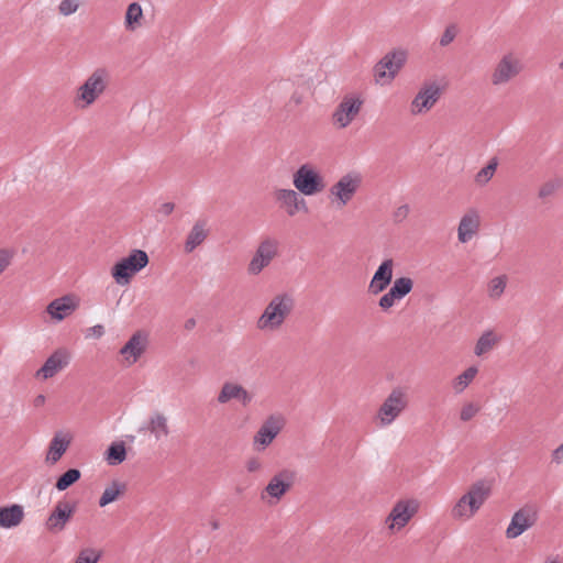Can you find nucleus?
Returning a JSON list of instances; mask_svg holds the SVG:
<instances>
[{
    "mask_svg": "<svg viewBox=\"0 0 563 563\" xmlns=\"http://www.w3.org/2000/svg\"><path fill=\"white\" fill-rule=\"evenodd\" d=\"M278 253L279 241L277 239L272 236L262 239L249 263V274L252 276L260 275L278 256Z\"/></svg>",
    "mask_w": 563,
    "mask_h": 563,
    "instance_id": "0eeeda50",
    "label": "nucleus"
},
{
    "mask_svg": "<svg viewBox=\"0 0 563 563\" xmlns=\"http://www.w3.org/2000/svg\"><path fill=\"white\" fill-rule=\"evenodd\" d=\"M498 341L499 338L493 331H485L476 342L474 349L475 355L482 356L488 353Z\"/></svg>",
    "mask_w": 563,
    "mask_h": 563,
    "instance_id": "7c9ffc66",
    "label": "nucleus"
},
{
    "mask_svg": "<svg viewBox=\"0 0 563 563\" xmlns=\"http://www.w3.org/2000/svg\"><path fill=\"white\" fill-rule=\"evenodd\" d=\"M70 353L66 349H58L45 361L43 366L35 373V377L46 380L67 367L70 363Z\"/></svg>",
    "mask_w": 563,
    "mask_h": 563,
    "instance_id": "f3484780",
    "label": "nucleus"
},
{
    "mask_svg": "<svg viewBox=\"0 0 563 563\" xmlns=\"http://www.w3.org/2000/svg\"><path fill=\"white\" fill-rule=\"evenodd\" d=\"M111 71L107 67H97L78 87L75 103L78 108L86 109L93 104L109 88Z\"/></svg>",
    "mask_w": 563,
    "mask_h": 563,
    "instance_id": "7ed1b4c3",
    "label": "nucleus"
},
{
    "mask_svg": "<svg viewBox=\"0 0 563 563\" xmlns=\"http://www.w3.org/2000/svg\"><path fill=\"white\" fill-rule=\"evenodd\" d=\"M285 424L280 416H269L260 427L253 438V446L256 451L265 450L280 433Z\"/></svg>",
    "mask_w": 563,
    "mask_h": 563,
    "instance_id": "9b49d317",
    "label": "nucleus"
},
{
    "mask_svg": "<svg viewBox=\"0 0 563 563\" xmlns=\"http://www.w3.org/2000/svg\"><path fill=\"white\" fill-rule=\"evenodd\" d=\"M125 490V485L118 482V481H113L111 483L110 486H108L100 499H99V506L100 507H104L107 505H109L110 503L114 501Z\"/></svg>",
    "mask_w": 563,
    "mask_h": 563,
    "instance_id": "473e14b6",
    "label": "nucleus"
},
{
    "mask_svg": "<svg viewBox=\"0 0 563 563\" xmlns=\"http://www.w3.org/2000/svg\"><path fill=\"white\" fill-rule=\"evenodd\" d=\"M477 412L478 408L474 404L470 402L461 409L460 418L462 421L466 422L473 419Z\"/></svg>",
    "mask_w": 563,
    "mask_h": 563,
    "instance_id": "37998d69",
    "label": "nucleus"
},
{
    "mask_svg": "<svg viewBox=\"0 0 563 563\" xmlns=\"http://www.w3.org/2000/svg\"><path fill=\"white\" fill-rule=\"evenodd\" d=\"M24 518V510L21 505L0 507V527L11 529L18 527Z\"/></svg>",
    "mask_w": 563,
    "mask_h": 563,
    "instance_id": "a878e982",
    "label": "nucleus"
},
{
    "mask_svg": "<svg viewBox=\"0 0 563 563\" xmlns=\"http://www.w3.org/2000/svg\"><path fill=\"white\" fill-rule=\"evenodd\" d=\"M492 494L490 485L485 481L473 484L454 504L451 516L456 520H470L481 509Z\"/></svg>",
    "mask_w": 563,
    "mask_h": 563,
    "instance_id": "f03ea898",
    "label": "nucleus"
},
{
    "mask_svg": "<svg viewBox=\"0 0 563 563\" xmlns=\"http://www.w3.org/2000/svg\"><path fill=\"white\" fill-rule=\"evenodd\" d=\"M232 399H236L243 406H247L253 397L242 385L227 382L222 385L217 400L219 404H227Z\"/></svg>",
    "mask_w": 563,
    "mask_h": 563,
    "instance_id": "4be33fe9",
    "label": "nucleus"
},
{
    "mask_svg": "<svg viewBox=\"0 0 563 563\" xmlns=\"http://www.w3.org/2000/svg\"><path fill=\"white\" fill-rule=\"evenodd\" d=\"M81 0H62L58 5L59 13L68 16L77 11Z\"/></svg>",
    "mask_w": 563,
    "mask_h": 563,
    "instance_id": "a19ab883",
    "label": "nucleus"
},
{
    "mask_svg": "<svg viewBox=\"0 0 563 563\" xmlns=\"http://www.w3.org/2000/svg\"><path fill=\"white\" fill-rule=\"evenodd\" d=\"M456 35H457V27L455 24H451V25L446 26L442 36L440 37V45L443 47L448 46L449 44H451L454 41Z\"/></svg>",
    "mask_w": 563,
    "mask_h": 563,
    "instance_id": "79ce46f5",
    "label": "nucleus"
},
{
    "mask_svg": "<svg viewBox=\"0 0 563 563\" xmlns=\"http://www.w3.org/2000/svg\"><path fill=\"white\" fill-rule=\"evenodd\" d=\"M195 327H196V320L194 318L186 320V322H185L186 330H192Z\"/></svg>",
    "mask_w": 563,
    "mask_h": 563,
    "instance_id": "603ef678",
    "label": "nucleus"
},
{
    "mask_svg": "<svg viewBox=\"0 0 563 563\" xmlns=\"http://www.w3.org/2000/svg\"><path fill=\"white\" fill-rule=\"evenodd\" d=\"M144 429L151 431L156 440H159L161 438L167 437L169 434L167 418L159 412L154 413L150 418L148 426L146 428H142L141 430Z\"/></svg>",
    "mask_w": 563,
    "mask_h": 563,
    "instance_id": "bb28decb",
    "label": "nucleus"
},
{
    "mask_svg": "<svg viewBox=\"0 0 563 563\" xmlns=\"http://www.w3.org/2000/svg\"><path fill=\"white\" fill-rule=\"evenodd\" d=\"M12 256L9 251L0 249V275L9 267L11 264Z\"/></svg>",
    "mask_w": 563,
    "mask_h": 563,
    "instance_id": "c03bdc74",
    "label": "nucleus"
},
{
    "mask_svg": "<svg viewBox=\"0 0 563 563\" xmlns=\"http://www.w3.org/2000/svg\"><path fill=\"white\" fill-rule=\"evenodd\" d=\"M145 351V339L139 333H134L129 341L121 347L120 354L129 364H134Z\"/></svg>",
    "mask_w": 563,
    "mask_h": 563,
    "instance_id": "393cba45",
    "label": "nucleus"
},
{
    "mask_svg": "<svg viewBox=\"0 0 563 563\" xmlns=\"http://www.w3.org/2000/svg\"><path fill=\"white\" fill-rule=\"evenodd\" d=\"M407 60V52L405 49H394L387 53L374 67L376 80L388 76L389 79L395 78Z\"/></svg>",
    "mask_w": 563,
    "mask_h": 563,
    "instance_id": "ddd939ff",
    "label": "nucleus"
},
{
    "mask_svg": "<svg viewBox=\"0 0 563 563\" xmlns=\"http://www.w3.org/2000/svg\"><path fill=\"white\" fill-rule=\"evenodd\" d=\"M363 177L358 172H350L339 178L329 189V198L339 208L345 207L362 186Z\"/></svg>",
    "mask_w": 563,
    "mask_h": 563,
    "instance_id": "39448f33",
    "label": "nucleus"
},
{
    "mask_svg": "<svg viewBox=\"0 0 563 563\" xmlns=\"http://www.w3.org/2000/svg\"><path fill=\"white\" fill-rule=\"evenodd\" d=\"M126 459V449L123 441L112 442L106 451V461L109 465H119Z\"/></svg>",
    "mask_w": 563,
    "mask_h": 563,
    "instance_id": "cd10ccee",
    "label": "nucleus"
},
{
    "mask_svg": "<svg viewBox=\"0 0 563 563\" xmlns=\"http://www.w3.org/2000/svg\"><path fill=\"white\" fill-rule=\"evenodd\" d=\"M292 184L305 196H314L325 188L322 175L310 164L301 165L294 173Z\"/></svg>",
    "mask_w": 563,
    "mask_h": 563,
    "instance_id": "423d86ee",
    "label": "nucleus"
},
{
    "mask_svg": "<svg viewBox=\"0 0 563 563\" xmlns=\"http://www.w3.org/2000/svg\"><path fill=\"white\" fill-rule=\"evenodd\" d=\"M69 441L56 434L51 443L46 460L51 463H56L68 448Z\"/></svg>",
    "mask_w": 563,
    "mask_h": 563,
    "instance_id": "c85d7f7f",
    "label": "nucleus"
},
{
    "mask_svg": "<svg viewBox=\"0 0 563 563\" xmlns=\"http://www.w3.org/2000/svg\"><path fill=\"white\" fill-rule=\"evenodd\" d=\"M409 214V206L402 205L398 207L394 212V220L397 222L404 221Z\"/></svg>",
    "mask_w": 563,
    "mask_h": 563,
    "instance_id": "49530a36",
    "label": "nucleus"
},
{
    "mask_svg": "<svg viewBox=\"0 0 563 563\" xmlns=\"http://www.w3.org/2000/svg\"><path fill=\"white\" fill-rule=\"evenodd\" d=\"M148 264V255L143 250H133L111 268V275L118 285H128L136 273Z\"/></svg>",
    "mask_w": 563,
    "mask_h": 563,
    "instance_id": "20e7f679",
    "label": "nucleus"
},
{
    "mask_svg": "<svg viewBox=\"0 0 563 563\" xmlns=\"http://www.w3.org/2000/svg\"><path fill=\"white\" fill-rule=\"evenodd\" d=\"M538 520V512L534 508L526 506L516 511L506 529V537L508 539H516L525 531L536 525Z\"/></svg>",
    "mask_w": 563,
    "mask_h": 563,
    "instance_id": "dca6fc26",
    "label": "nucleus"
},
{
    "mask_svg": "<svg viewBox=\"0 0 563 563\" xmlns=\"http://www.w3.org/2000/svg\"><path fill=\"white\" fill-rule=\"evenodd\" d=\"M295 307V299L290 294L282 292L274 296L256 321L261 331H276L285 323Z\"/></svg>",
    "mask_w": 563,
    "mask_h": 563,
    "instance_id": "f257e3e1",
    "label": "nucleus"
},
{
    "mask_svg": "<svg viewBox=\"0 0 563 563\" xmlns=\"http://www.w3.org/2000/svg\"><path fill=\"white\" fill-rule=\"evenodd\" d=\"M441 92L437 82L422 86L410 103V112L417 115L430 111L439 101Z\"/></svg>",
    "mask_w": 563,
    "mask_h": 563,
    "instance_id": "4468645a",
    "label": "nucleus"
},
{
    "mask_svg": "<svg viewBox=\"0 0 563 563\" xmlns=\"http://www.w3.org/2000/svg\"><path fill=\"white\" fill-rule=\"evenodd\" d=\"M80 477L81 473L78 468H69L57 478L55 487L58 492H64L78 482Z\"/></svg>",
    "mask_w": 563,
    "mask_h": 563,
    "instance_id": "f704fd0d",
    "label": "nucleus"
},
{
    "mask_svg": "<svg viewBox=\"0 0 563 563\" xmlns=\"http://www.w3.org/2000/svg\"><path fill=\"white\" fill-rule=\"evenodd\" d=\"M507 275H499L492 278L487 285V295L492 300H498L505 292L507 287Z\"/></svg>",
    "mask_w": 563,
    "mask_h": 563,
    "instance_id": "2f4dec72",
    "label": "nucleus"
},
{
    "mask_svg": "<svg viewBox=\"0 0 563 563\" xmlns=\"http://www.w3.org/2000/svg\"><path fill=\"white\" fill-rule=\"evenodd\" d=\"M562 186L563 180L561 178L550 179L540 187L538 196L541 199H545L554 195Z\"/></svg>",
    "mask_w": 563,
    "mask_h": 563,
    "instance_id": "e433bc0d",
    "label": "nucleus"
},
{
    "mask_svg": "<svg viewBox=\"0 0 563 563\" xmlns=\"http://www.w3.org/2000/svg\"><path fill=\"white\" fill-rule=\"evenodd\" d=\"M245 467L249 473H255L263 468V463L258 457H250L245 463Z\"/></svg>",
    "mask_w": 563,
    "mask_h": 563,
    "instance_id": "a18cd8bd",
    "label": "nucleus"
},
{
    "mask_svg": "<svg viewBox=\"0 0 563 563\" xmlns=\"http://www.w3.org/2000/svg\"><path fill=\"white\" fill-rule=\"evenodd\" d=\"M75 511V504L64 500L57 501L45 521L46 530L51 533L62 532L66 528Z\"/></svg>",
    "mask_w": 563,
    "mask_h": 563,
    "instance_id": "2eb2a0df",
    "label": "nucleus"
},
{
    "mask_svg": "<svg viewBox=\"0 0 563 563\" xmlns=\"http://www.w3.org/2000/svg\"><path fill=\"white\" fill-rule=\"evenodd\" d=\"M295 474L289 470H283L275 474L265 487V493L279 500L292 486Z\"/></svg>",
    "mask_w": 563,
    "mask_h": 563,
    "instance_id": "6ab92c4d",
    "label": "nucleus"
},
{
    "mask_svg": "<svg viewBox=\"0 0 563 563\" xmlns=\"http://www.w3.org/2000/svg\"><path fill=\"white\" fill-rule=\"evenodd\" d=\"M142 18V7L137 2L130 3L125 12V27L130 31H134L136 26L140 25Z\"/></svg>",
    "mask_w": 563,
    "mask_h": 563,
    "instance_id": "72a5a7b5",
    "label": "nucleus"
},
{
    "mask_svg": "<svg viewBox=\"0 0 563 563\" xmlns=\"http://www.w3.org/2000/svg\"><path fill=\"white\" fill-rule=\"evenodd\" d=\"M413 287V282L409 277H399L397 278L390 288L396 290V294L399 296L400 299L405 298Z\"/></svg>",
    "mask_w": 563,
    "mask_h": 563,
    "instance_id": "4c0bfd02",
    "label": "nucleus"
},
{
    "mask_svg": "<svg viewBox=\"0 0 563 563\" xmlns=\"http://www.w3.org/2000/svg\"><path fill=\"white\" fill-rule=\"evenodd\" d=\"M408 398L402 388H394L380 405L377 411V419L380 427L391 424L400 413L407 408Z\"/></svg>",
    "mask_w": 563,
    "mask_h": 563,
    "instance_id": "6e6552de",
    "label": "nucleus"
},
{
    "mask_svg": "<svg viewBox=\"0 0 563 563\" xmlns=\"http://www.w3.org/2000/svg\"><path fill=\"white\" fill-rule=\"evenodd\" d=\"M209 235L208 220L198 219L192 228L190 229L186 241L185 251L186 253L194 252L199 245H201Z\"/></svg>",
    "mask_w": 563,
    "mask_h": 563,
    "instance_id": "b1692460",
    "label": "nucleus"
},
{
    "mask_svg": "<svg viewBox=\"0 0 563 563\" xmlns=\"http://www.w3.org/2000/svg\"><path fill=\"white\" fill-rule=\"evenodd\" d=\"M393 258H386L380 263L368 285V291L372 295H378L389 286L393 279Z\"/></svg>",
    "mask_w": 563,
    "mask_h": 563,
    "instance_id": "aec40b11",
    "label": "nucleus"
},
{
    "mask_svg": "<svg viewBox=\"0 0 563 563\" xmlns=\"http://www.w3.org/2000/svg\"><path fill=\"white\" fill-rule=\"evenodd\" d=\"M479 228V214L475 209L468 210L460 220L457 239L461 243L468 242Z\"/></svg>",
    "mask_w": 563,
    "mask_h": 563,
    "instance_id": "5701e85b",
    "label": "nucleus"
},
{
    "mask_svg": "<svg viewBox=\"0 0 563 563\" xmlns=\"http://www.w3.org/2000/svg\"><path fill=\"white\" fill-rule=\"evenodd\" d=\"M210 525L212 530H218L220 527L217 520H212Z\"/></svg>",
    "mask_w": 563,
    "mask_h": 563,
    "instance_id": "864d4df0",
    "label": "nucleus"
},
{
    "mask_svg": "<svg viewBox=\"0 0 563 563\" xmlns=\"http://www.w3.org/2000/svg\"><path fill=\"white\" fill-rule=\"evenodd\" d=\"M478 373V368L476 366H470L462 374L456 376L452 382V387L456 394L463 393L468 385L473 382Z\"/></svg>",
    "mask_w": 563,
    "mask_h": 563,
    "instance_id": "c756f323",
    "label": "nucleus"
},
{
    "mask_svg": "<svg viewBox=\"0 0 563 563\" xmlns=\"http://www.w3.org/2000/svg\"><path fill=\"white\" fill-rule=\"evenodd\" d=\"M552 462L563 464V443L552 452Z\"/></svg>",
    "mask_w": 563,
    "mask_h": 563,
    "instance_id": "de8ad7c7",
    "label": "nucleus"
},
{
    "mask_svg": "<svg viewBox=\"0 0 563 563\" xmlns=\"http://www.w3.org/2000/svg\"><path fill=\"white\" fill-rule=\"evenodd\" d=\"M89 331L95 335L96 338H100L104 334V328L101 324H96L89 329Z\"/></svg>",
    "mask_w": 563,
    "mask_h": 563,
    "instance_id": "8fccbe9b",
    "label": "nucleus"
},
{
    "mask_svg": "<svg viewBox=\"0 0 563 563\" xmlns=\"http://www.w3.org/2000/svg\"><path fill=\"white\" fill-rule=\"evenodd\" d=\"M401 300L396 294V290L389 288V290L379 298L378 306L382 310L386 311L390 309L396 301Z\"/></svg>",
    "mask_w": 563,
    "mask_h": 563,
    "instance_id": "ea45409f",
    "label": "nucleus"
},
{
    "mask_svg": "<svg viewBox=\"0 0 563 563\" xmlns=\"http://www.w3.org/2000/svg\"><path fill=\"white\" fill-rule=\"evenodd\" d=\"M419 510V501L416 499H400L391 508L385 519L389 531L395 532L405 528Z\"/></svg>",
    "mask_w": 563,
    "mask_h": 563,
    "instance_id": "1a4fd4ad",
    "label": "nucleus"
},
{
    "mask_svg": "<svg viewBox=\"0 0 563 563\" xmlns=\"http://www.w3.org/2000/svg\"><path fill=\"white\" fill-rule=\"evenodd\" d=\"M497 158H492L485 167L477 172V174L475 175V181L479 185L487 184L493 178L497 169Z\"/></svg>",
    "mask_w": 563,
    "mask_h": 563,
    "instance_id": "c9c22d12",
    "label": "nucleus"
},
{
    "mask_svg": "<svg viewBox=\"0 0 563 563\" xmlns=\"http://www.w3.org/2000/svg\"><path fill=\"white\" fill-rule=\"evenodd\" d=\"M363 100L356 95H346L342 98L332 114L334 124L340 129H344L355 119L360 113Z\"/></svg>",
    "mask_w": 563,
    "mask_h": 563,
    "instance_id": "f8f14e48",
    "label": "nucleus"
},
{
    "mask_svg": "<svg viewBox=\"0 0 563 563\" xmlns=\"http://www.w3.org/2000/svg\"><path fill=\"white\" fill-rule=\"evenodd\" d=\"M175 209V205L173 202H164L159 209L158 212L164 216H169Z\"/></svg>",
    "mask_w": 563,
    "mask_h": 563,
    "instance_id": "09e8293b",
    "label": "nucleus"
},
{
    "mask_svg": "<svg viewBox=\"0 0 563 563\" xmlns=\"http://www.w3.org/2000/svg\"><path fill=\"white\" fill-rule=\"evenodd\" d=\"M522 69L520 59L514 53L505 54L494 67L492 84L501 86L518 76Z\"/></svg>",
    "mask_w": 563,
    "mask_h": 563,
    "instance_id": "9d476101",
    "label": "nucleus"
},
{
    "mask_svg": "<svg viewBox=\"0 0 563 563\" xmlns=\"http://www.w3.org/2000/svg\"><path fill=\"white\" fill-rule=\"evenodd\" d=\"M45 404V396L44 395H37L35 398H34V406L35 407H41Z\"/></svg>",
    "mask_w": 563,
    "mask_h": 563,
    "instance_id": "3c124183",
    "label": "nucleus"
},
{
    "mask_svg": "<svg viewBox=\"0 0 563 563\" xmlns=\"http://www.w3.org/2000/svg\"><path fill=\"white\" fill-rule=\"evenodd\" d=\"M79 306V300L71 296L66 295L51 301L46 307V312L52 319L62 321L71 314Z\"/></svg>",
    "mask_w": 563,
    "mask_h": 563,
    "instance_id": "412c9836",
    "label": "nucleus"
},
{
    "mask_svg": "<svg viewBox=\"0 0 563 563\" xmlns=\"http://www.w3.org/2000/svg\"><path fill=\"white\" fill-rule=\"evenodd\" d=\"M100 559L101 552L92 548H86L78 553L74 563H98Z\"/></svg>",
    "mask_w": 563,
    "mask_h": 563,
    "instance_id": "58836bf2",
    "label": "nucleus"
},
{
    "mask_svg": "<svg viewBox=\"0 0 563 563\" xmlns=\"http://www.w3.org/2000/svg\"><path fill=\"white\" fill-rule=\"evenodd\" d=\"M274 196L280 208H284L289 217H294L300 210L307 211L306 200L300 196L299 191L277 189Z\"/></svg>",
    "mask_w": 563,
    "mask_h": 563,
    "instance_id": "a211bd4d",
    "label": "nucleus"
},
{
    "mask_svg": "<svg viewBox=\"0 0 563 563\" xmlns=\"http://www.w3.org/2000/svg\"><path fill=\"white\" fill-rule=\"evenodd\" d=\"M545 563H559V562H558V561H555V560H549V561H547Z\"/></svg>",
    "mask_w": 563,
    "mask_h": 563,
    "instance_id": "5fc2aeb1",
    "label": "nucleus"
}]
</instances>
